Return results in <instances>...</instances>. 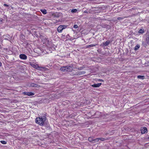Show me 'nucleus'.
I'll return each instance as SVG.
<instances>
[{"label": "nucleus", "instance_id": "obj_1", "mask_svg": "<svg viewBox=\"0 0 149 149\" xmlns=\"http://www.w3.org/2000/svg\"><path fill=\"white\" fill-rule=\"evenodd\" d=\"M46 119V115H44L41 117L36 118V122L41 125H43Z\"/></svg>", "mask_w": 149, "mask_h": 149}, {"label": "nucleus", "instance_id": "obj_2", "mask_svg": "<svg viewBox=\"0 0 149 149\" xmlns=\"http://www.w3.org/2000/svg\"><path fill=\"white\" fill-rule=\"evenodd\" d=\"M60 70L62 71L71 72L72 70V66L71 65H67L61 68Z\"/></svg>", "mask_w": 149, "mask_h": 149}, {"label": "nucleus", "instance_id": "obj_3", "mask_svg": "<svg viewBox=\"0 0 149 149\" xmlns=\"http://www.w3.org/2000/svg\"><path fill=\"white\" fill-rule=\"evenodd\" d=\"M68 26L67 25H61L59 26L57 28V30L58 33H61L62 30L66 29Z\"/></svg>", "mask_w": 149, "mask_h": 149}, {"label": "nucleus", "instance_id": "obj_4", "mask_svg": "<svg viewBox=\"0 0 149 149\" xmlns=\"http://www.w3.org/2000/svg\"><path fill=\"white\" fill-rule=\"evenodd\" d=\"M141 131L142 134H145L147 132V129L146 127H143L141 128Z\"/></svg>", "mask_w": 149, "mask_h": 149}, {"label": "nucleus", "instance_id": "obj_5", "mask_svg": "<svg viewBox=\"0 0 149 149\" xmlns=\"http://www.w3.org/2000/svg\"><path fill=\"white\" fill-rule=\"evenodd\" d=\"M19 58L23 60H26L27 58V56L25 54H22L19 55Z\"/></svg>", "mask_w": 149, "mask_h": 149}, {"label": "nucleus", "instance_id": "obj_6", "mask_svg": "<svg viewBox=\"0 0 149 149\" xmlns=\"http://www.w3.org/2000/svg\"><path fill=\"white\" fill-rule=\"evenodd\" d=\"M23 93L24 95H27L29 96L33 95L35 94L34 93L31 92H24Z\"/></svg>", "mask_w": 149, "mask_h": 149}, {"label": "nucleus", "instance_id": "obj_7", "mask_svg": "<svg viewBox=\"0 0 149 149\" xmlns=\"http://www.w3.org/2000/svg\"><path fill=\"white\" fill-rule=\"evenodd\" d=\"M102 84L101 83H99L97 84H92L91 85V86L92 87H99Z\"/></svg>", "mask_w": 149, "mask_h": 149}, {"label": "nucleus", "instance_id": "obj_8", "mask_svg": "<svg viewBox=\"0 0 149 149\" xmlns=\"http://www.w3.org/2000/svg\"><path fill=\"white\" fill-rule=\"evenodd\" d=\"M30 86L33 87L39 88L40 87V86L37 84H36L34 83H32L30 84Z\"/></svg>", "mask_w": 149, "mask_h": 149}, {"label": "nucleus", "instance_id": "obj_9", "mask_svg": "<svg viewBox=\"0 0 149 149\" xmlns=\"http://www.w3.org/2000/svg\"><path fill=\"white\" fill-rule=\"evenodd\" d=\"M31 66L33 68L37 69L38 68V65L37 64H31Z\"/></svg>", "mask_w": 149, "mask_h": 149}, {"label": "nucleus", "instance_id": "obj_10", "mask_svg": "<svg viewBox=\"0 0 149 149\" xmlns=\"http://www.w3.org/2000/svg\"><path fill=\"white\" fill-rule=\"evenodd\" d=\"M110 41L109 40H108L107 41H106L105 42H103V44L104 46H107L109 45V44L110 43Z\"/></svg>", "mask_w": 149, "mask_h": 149}, {"label": "nucleus", "instance_id": "obj_11", "mask_svg": "<svg viewBox=\"0 0 149 149\" xmlns=\"http://www.w3.org/2000/svg\"><path fill=\"white\" fill-rule=\"evenodd\" d=\"M94 138L93 137H89L88 138V140L89 142L93 143Z\"/></svg>", "mask_w": 149, "mask_h": 149}, {"label": "nucleus", "instance_id": "obj_12", "mask_svg": "<svg viewBox=\"0 0 149 149\" xmlns=\"http://www.w3.org/2000/svg\"><path fill=\"white\" fill-rule=\"evenodd\" d=\"M45 68L43 67H39L38 66V68L37 70H40V71H43L45 70Z\"/></svg>", "mask_w": 149, "mask_h": 149}, {"label": "nucleus", "instance_id": "obj_13", "mask_svg": "<svg viewBox=\"0 0 149 149\" xmlns=\"http://www.w3.org/2000/svg\"><path fill=\"white\" fill-rule=\"evenodd\" d=\"M40 11L43 14H45L47 13V10L45 9H41Z\"/></svg>", "mask_w": 149, "mask_h": 149}, {"label": "nucleus", "instance_id": "obj_14", "mask_svg": "<svg viewBox=\"0 0 149 149\" xmlns=\"http://www.w3.org/2000/svg\"><path fill=\"white\" fill-rule=\"evenodd\" d=\"M96 45L94 44H91V45H88L86 46V48H90L91 47H93L95 46Z\"/></svg>", "mask_w": 149, "mask_h": 149}, {"label": "nucleus", "instance_id": "obj_15", "mask_svg": "<svg viewBox=\"0 0 149 149\" xmlns=\"http://www.w3.org/2000/svg\"><path fill=\"white\" fill-rule=\"evenodd\" d=\"M145 76H144L138 75L137 77L138 79H143L144 78Z\"/></svg>", "mask_w": 149, "mask_h": 149}, {"label": "nucleus", "instance_id": "obj_16", "mask_svg": "<svg viewBox=\"0 0 149 149\" xmlns=\"http://www.w3.org/2000/svg\"><path fill=\"white\" fill-rule=\"evenodd\" d=\"M99 138H97L95 139L94 138L93 141V143H95L99 141Z\"/></svg>", "mask_w": 149, "mask_h": 149}, {"label": "nucleus", "instance_id": "obj_17", "mask_svg": "<svg viewBox=\"0 0 149 149\" xmlns=\"http://www.w3.org/2000/svg\"><path fill=\"white\" fill-rule=\"evenodd\" d=\"M140 47V45H137L135 46L134 48V49L135 50H137Z\"/></svg>", "mask_w": 149, "mask_h": 149}, {"label": "nucleus", "instance_id": "obj_18", "mask_svg": "<svg viewBox=\"0 0 149 149\" xmlns=\"http://www.w3.org/2000/svg\"><path fill=\"white\" fill-rule=\"evenodd\" d=\"M85 73H86V72L85 71H80L78 72V74L80 75L81 74H84Z\"/></svg>", "mask_w": 149, "mask_h": 149}, {"label": "nucleus", "instance_id": "obj_19", "mask_svg": "<svg viewBox=\"0 0 149 149\" xmlns=\"http://www.w3.org/2000/svg\"><path fill=\"white\" fill-rule=\"evenodd\" d=\"M98 138L99 140H100L101 141H104L108 139H105L104 138L102 137Z\"/></svg>", "mask_w": 149, "mask_h": 149}, {"label": "nucleus", "instance_id": "obj_20", "mask_svg": "<svg viewBox=\"0 0 149 149\" xmlns=\"http://www.w3.org/2000/svg\"><path fill=\"white\" fill-rule=\"evenodd\" d=\"M146 41L148 45H149V38L148 37L146 38Z\"/></svg>", "mask_w": 149, "mask_h": 149}, {"label": "nucleus", "instance_id": "obj_21", "mask_svg": "<svg viewBox=\"0 0 149 149\" xmlns=\"http://www.w3.org/2000/svg\"><path fill=\"white\" fill-rule=\"evenodd\" d=\"M77 11V10L75 9H72L71 10V12L72 13H76Z\"/></svg>", "mask_w": 149, "mask_h": 149}, {"label": "nucleus", "instance_id": "obj_22", "mask_svg": "<svg viewBox=\"0 0 149 149\" xmlns=\"http://www.w3.org/2000/svg\"><path fill=\"white\" fill-rule=\"evenodd\" d=\"M142 45L145 47H146V44L145 42L143 41V42H142Z\"/></svg>", "mask_w": 149, "mask_h": 149}, {"label": "nucleus", "instance_id": "obj_23", "mask_svg": "<svg viewBox=\"0 0 149 149\" xmlns=\"http://www.w3.org/2000/svg\"><path fill=\"white\" fill-rule=\"evenodd\" d=\"M126 17H119L117 18V19L118 20H122V19H123L124 18H126Z\"/></svg>", "mask_w": 149, "mask_h": 149}, {"label": "nucleus", "instance_id": "obj_24", "mask_svg": "<svg viewBox=\"0 0 149 149\" xmlns=\"http://www.w3.org/2000/svg\"><path fill=\"white\" fill-rule=\"evenodd\" d=\"M1 143L3 144H5L7 143V142L4 141H0Z\"/></svg>", "mask_w": 149, "mask_h": 149}, {"label": "nucleus", "instance_id": "obj_25", "mask_svg": "<svg viewBox=\"0 0 149 149\" xmlns=\"http://www.w3.org/2000/svg\"><path fill=\"white\" fill-rule=\"evenodd\" d=\"M144 32L143 30H142V29H141L139 31V33H143Z\"/></svg>", "mask_w": 149, "mask_h": 149}, {"label": "nucleus", "instance_id": "obj_26", "mask_svg": "<svg viewBox=\"0 0 149 149\" xmlns=\"http://www.w3.org/2000/svg\"><path fill=\"white\" fill-rule=\"evenodd\" d=\"M3 20V19L1 18H0V24H1L2 23Z\"/></svg>", "mask_w": 149, "mask_h": 149}, {"label": "nucleus", "instance_id": "obj_27", "mask_svg": "<svg viewBox=\"0 0 149 149\" xmlns=\"http://www.w3.org/2000/svg\"><path fill=\"white\" fill-rule=\"evenodd\" d=\"M83 68H84L83 67H80L78 68V69L79 70H82Z\"/></svg>", "mask_w": 149, "mask_h": 149}, {"label": "nucleus", "instance_id": "obj_28", "mask_svg": "<svg viewBox=\"0 0 149 149\" xmlns=\"http://www.w3.org/2000/svg\"><path fill=\"white\" fill-rule=\"evenodd\" d=\"M73 27L75 29L77 28L78 27V26L76 24L74 25V26Z\"/></svg>", "mask_w": 149, "mask_h": 149}, {"label": "nucleus", "instance_id": "obj_29", "mask_svg": "<svg viewBox=\"0 0 149 149\" xmlns=\"http://www.w3.org/2000/svg\"><path fill=\"white\" fill-rule=\"evenodd\" d=\"M3 6H6V7H8L9 6L7 4H3Z\"/></svg>", "mask_w": 149, "mask_h": 149}, {"label": "nucleus", "instance_id": "obj_30", "mask_svg": "<svg viewBox=\"0 0 149 149\" xmlns=\"http://www.w3.org/2000/svg\"><path fill=\"white\" fill-rule=\"evenodd\" d=\"M98 81H100V82H103L104 80L102 79H99L98 80Z\"/></svg>", "mask_w": 149, "mask_h": 149}, {"label": "nucleus", "instance_id": "obj_31", "mask_svg": "<svg viewBox=\"0 0 149 149\" xmlns=\"http://www.w3.org/2000/svg\"><path fill=\"white\" fill-rule=\"evenodd\" d=\"M2 66V63L1 62H0V67Z\"/></svg>", "mask_w": 149, "mask_h": 149}, {"label": "nucleus", "instance_id": "obj_32", "mask_svg": "<svg viewBox=\"0 0 149 149\" xmlns=\"http://www.w3.org/2000/svg\"><path fill=\"white\" fill-rule=\"evenodd\" d=\"M99 50L98 49V50H97V52H99Z\"/></svg>", "mask_w": 149, "mask_h": 149}, {"label": "nucleus", "instance_id": "obj_33", "mask_svg": "<svg viewBox=\"0 0 149 149\" xmlns=\"http://www.w3.org/2000/svg\"><path fill=\"white\" fill-rule=\"evenodd\" d=\"M91 1H93V0H90Z\"/></svg>", "mask_w": 149, "mask_h": 149}, {"label": "nucleus", "instance_id": "obj_34", "mask_svg": "<svg viewBox=\"0 0 149 149\" xmlns=\"http://www.w3.org/2000/svg\"><path fill=\"white\" fill-rule=\"evenodd\" d=\"M148 139H149V136L148 137Z\"/></svg>", "mask_w": 149, "mask_h": 149}]
</instances>
